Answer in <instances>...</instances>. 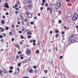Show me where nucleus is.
<instances>
[{
	"label": "nucleus",
	"instance_id": "nucleus-1",
	"mask_svg": "<svg viewBox=\"0 0 78 78\" xmlns=\"http://www.w3.org/2000/svg\"><path fill=\"white\" fill-rule=\"evenodd\" d=\"M77 39H73V40H72L70 39V37H69V38L68 43H69V42H70V41H71L69 43V44H73V43H75V42H77Z\"/></svg>",
	"mask_w": 78,
	"mask_h": 78
},
{
	"label": "nucleus",
	"instance_id": "nucleus-2",
	"mask_svg": "<svg viewBox=\"0 0 78 78\" xmlns=\"http://www.w3.org/2000/svg\"><path fill=\"white\" fill-rule=\"evenodd\" d=\"M78 18V13H76L74 14L72 18V20L73 21H75L77 20V19Z\"/></svg>",
	"mask_w": 78,
	"mask_h": 78
},
{
	"label": "nucleus",
	"instance_id": "nucleus-3",
	"mask_svg": "<svg viewBox=\"0 0 78 78\" xmlns=\"http://www.w3.org/2000/svg\"><path fill=\"white\" fill-rule=\"evenodd\" d=\"M26 14L28 17H29V18H32V14L29 12L28 11H26Z\"/></svg>",
	"mask_w": 78,
	"mask_h": 78
},
{
	"label": "nucleus",
	"instance_id": "nucleus-4",
	"mask_svg": "<svg viewBox=\"0 0 78 78\" xmlns=\"http://www.w3.org/2000/svg\"><path fill=\"white\" fill-rule=\"evenodd\" d=\"M4 7L5 8H6L8 9H9V4H8V3H6L5 4Z\"/></svg>",
	"mask_w": 78,
	"mask_h": 78
},
{
	"label": "nucleus",
	"instance_id": "nucleus-5",
	"mask_svg": "<svg viewBox=\"0 0 78 78\" xmlns=\"http://www.w3.org/2000/svg\"><path fill=\"white\" fill-rule=\"evenodd\" d=\"M47 10L48 11L50 10V13H51L52 12V11L53 10V8L52 7H48L47 8Z\"/></svg>",
	"mask_w": 78,
	"mask_h": 78
},
{
	"label": "nucleus",
	"instance_id": "nucleus-6",
	"mask_svg": "<svg viewBox=\"0 0 78 78\" xmlns=\"http://www.w3.org/2000/svg\"><path fill=\"white\" fill-rule=\"evenodd\" d=\"M27 53V55H29L31 54V49H28L26 50Z\"/></svg>",
	"mask_w": 78,
	"mask_h": 78
},
{
	"label": "nucleus",
	"instance_id": "nucleus-7",
	"mask_svg": "<svg viewBox=\"0 0 78 78\" xmlns=\"http://www.w3.org/2000/svg\"><path fill=\"white\" fill-rule=\"evenodd\" d=\"M3 69L4 73H8V70H6L5 68H3Z\"/></svg>",
	"mask_w": 78,
	"mask_h": 78
},
{
	"label": "nucleus",
	"instance_id": "nucleus-8",
	"mask_svg": "<svg viewBox=\"0 0 78 78\" xmlns=\"http://www.w3.org/2000/svg\"><path fill=\"white\" fill-rule=\"evenodd\" d=\"M67 16L68 17H71L72 16V13L70 12H69L67 13Z\"/></svg>",
	"mask_w": 78,
	"mask_h": 78
},
{
	"label": "nucleus",
	"instance_id": "nucleus-9",
	"mask_svg": "<svg viewBox=\"0 0 78 78\" xmlns=\"http://www.w3.org/2000/svg\"><path fill=\"white\" fill-rule=\"evenodd\" d=\"M30 43H32V42H36V40H34L33 41V40H30Z\"/></svg>",
	"mask_w": 78,
	"mask_h": 78
},
{
	"label": "nucleus",
	"instance_id": "nucleus-10",
	"mask_svg": "<svg viewBox=\"0 0 78 78\" xmlns=\"http://www.w3.org/2000/svg\"><path fill=\"white\" fill-rule=\"evenodd\" d=\"M2 70L0 69V74L1 76H3V74H2Z\"/></svg>",
	"mask_w": 78,
	"mask_h": 78
},
{
	"label": "nucleus",
	"instance_id": "nucleus-11",
	"mask_svg": "<svg viewBox=\"0 0 78 78\" xmlns=\"http://www.w3.org/2000/svg\"><path fill=\"white\" fill-rule=\"evenodd\" d=\"M27 59L26 60H24V61H22V63H23V64H25V63H27Z\"/></svg>",
	"mask_w": 78,
	"mask_h": 78
},
{
	"label": "nucleus",
	"instance_id": "nucleus-12",
	"mask_svg": "<svg viewBox=\"0 0 78 78\" xmlns=\"http://www.w3.org/2000/svg\"><path fill=\"white\" fill-rule=\"evenodd\" d=\"M0 30H1V31L2 32H3V31H4V30H5V29H3V27H1L0 28Z\"/></svg>",
	"mask_w": 78,
	"mask_h": 78
},
{
	"label": "nucleus",
	"instance_id": "nucleus-13",
	"mask_svg": "<svg viewBox=\"0 0 78 78\" xmlns=\"http://www.w3.org/2000/svg\"><path fill=\"white\" fill-rule=\"evenodd\" d=\"M28 7L30 8H32L33 7V5L32 4H29L28 5Z\"/></svg>",
	"mask_w": 78,
	"mask_h": 78
},
{
	"label": "nucleus",
	"instance_id": "nucleus-14",
	"mask_svg": "<svg viewBox=\"0 0 78 78\" xmlns=\"http://www.w3.org/2000/svg\"><path fill=\"white\" fill-rule=\"evenodd\" d=\"M15 47H17V48H19L20 47V46H19V45L18 44H16L15 45Z\"/></svg>",
	"mask_w": 78,
	"mask_h": 78
},
{
	"label": "nucleus",
	"instance_id": "nucleus-15",
	"mask_svg": "<svg viewBox=\"0 0 78 78\" xmlns=\"http://www.w3.org/2000/svg\"><path fill=\"white\" fill-rule=\"evenodd\" d=\"M31 2H32V1H31V0H29L27 1V3L29 4L31 3Z\"/></svg>",
	"mask_w": 78,
	"mask_h": 78
},
{
	"label": "nucleus",
	"instance_id": "nucleus-16",
	"mask_svg": "<svg viewBox=\"0 0 78 78\" xmlns=\"http://www.w3.org/2000/svg\"><path fill=\"white\" fill-rule=\"evenodd\" d=\"M27 34H30V35H31L32 34V33L31 32H30V33H29V32H27Z\"/></svg>",
	"mask_w": 78,
	"mask_h": 78
},
{
	"label": "nucleus",
	"instance_id": "nucleus-17",
	"mask_svg": "<svg viewBox=\"0 0 78 78\" xmlns=\"http://www.w3.org/2000/svg\"><path fill=\"white\" fill-rule=\"evenodd\" d=\"M16 3L17 5H20V2L19 1H17V2Z\"/></svg>",
	"mask_w": 78,
	"mask_h": 78
},
{
	"label": "nucleus",
	"instance_id": "nucleus-18",
	"mask_svg": "<svg viewBox=\"0 0 78 78\" xmlns=\"http://www.w3.org/2000/svg\"><path fill=\"white\" fill-rule=\"evenodd\" d=\"M36 53L37 54H39V51L38 50H37L36 51Z\"/></svg>",
	"mask_w": 78,
	"mask_h": 78
},
{
	"label": "nucleus",
	"instance_id": "nucleus-19",
	"mask_svg": "<svg viewBox=\"0 0 78 78\" xmlns=\"http://www.w3.org/2000/svg\"><path fill=\"white\" fill-rule=\"evenodd\" d=\"M58 36H59V34H56L55 37H56L57 38V37H58Z\"/></svg>",
	"mask_w": 78,
	"mask_h": 78
},
{
	"label": "nucleus",
	"instance_id": "nucleus-20",
	"mask_svg": "<svg viewBox=\"0 0 78 78\" xmlns=\"http://www.w3.org/2000/svg\"><path fill=\"white\" fill-rule=\"evenodd\" d=\"M1 23L2 24H4V23H5V21L4 20H2L1 21Z\"/></svg>",
	"mask_w": 78,
	"mask_h": 78
},
{
	"label": "nucleus",
	"instance_id": "nucleus-21",
	"mask_svg": "<svg viewBox=\"0 0 78 78\" xmlns=\"http://www.w3.org/2000/svg\"><path fill=\"white\" fill-rule=\"evenodd\" d=\"M28 37L29 39H30L31 38V36L29 35L28 36Z\"/></svg>",
	"mask_w": 78,
	"mask_h": 78
},
{
	"label": "nucleus",
	"instance_id": "nucleus-22",
	"mask_svg": "<svg viewBox=\"0 0 78 78\" xmlns=\"http://www.w3.org/2000/svg\"><path fill=\"white\" fill-rule=\"evenodd\" d=\"M2 34V35H3V36H4V37H6V35L4 33H3Z\"/></svg>",
	"mask_w": 78,
	"mask_h": 78
},
{
	"label": "nucleus",
	"instance_id": "nucleus-23",
	"mask_svg": "<svg viewBox=\"0 0 78 78\" xmlns=\"http://www.w3.org/2000/svg\"><path fill=\"white\" fill-rule=\"evenodd\" d=\"M9 69L11 70H12V69H13V66H10L9 67Z\"/></svg>",
	"mask_w": 78,
	"mask_h": 78
},
{
	"label": "nucleus",
	"instance_id": "nucleus-24",
	"mask_svg": "<svg viewBox=\"0 0 78 78\" xmlns=\"http://www.w3.org/2000/svg\"><path fill=\"white\" fill-rule=\"evenodd\" d=\"M45 2H46V0H43L42 1V2L43 3H45Z\"/></svg>",
	"mask_w": 78,
	"mask_h": 78
},
{
	"label": "nucleus",
	"instance_id": "nucleus-25",
	"mask_svg": "<svg viewBox=\"0 0 78 78\" xmlns=\"http://www.w3.org/2000/svg\"><path fill=\"white\" fill-rule=\"evenodd\" d=\"M15 34V33L14 32H12V36L13 35H14V34Z\"/></svg>",
	"mask_w": 78,
	"mask_h": 78
},
{
	"label": "nucleus",
	"instance_id": "nucleus-26",
	"mask_svg": "<svg viewBox=\"0 0 78 78\" xmlns=\"http://www.w3.org/2000/svg\"><path fill=\"white\" fill-rule=\"evenodd\" d=\"M62 12H61V11L59 10V12H58L59 14H61V13Z\"/></svg>",
	"mask_w": 78,
	"mask_h": 78
},
{
	"label": "nucleus",
	"instance_id": "nucleus-27",
	"mask_svg": "<svg viewBox=\"0 0 78 78\" xmlns=\"http://www.w3.org/2000/svg\"><path fill=\"white\" fill-rule=\"evenodd\" d=\"M40 45H41V42L40 41H39L38 43V45H39V46H40Z\"/></svg>",
	"mask_w": 78,
	"mask_h": 78
},
{
	"label": "nucleus",
	"instance_id": "nucleus-28",
	"mask_svg": "<svg viewBox=\"0 0 78 78\" xmlns=\"http://www.w3.org/2000/svg\"><path fill=\"white\" fill-rule=\"evenodd\" d=\"M18 67H20L21 66V63H18Z\"/></svg>",
	"mask_w": 78,
	"mask_h": 78
},
{
	"label": "nucleus",
	"instance_id": "nucleus-29",
	"mask_svg": "<svg viewBox=\"0 0 78 78\" xmlns=\"http://www.w3.org/2000/svg\"><path fill=\"white\" fill-rule=\"evenodd\" d=\"M20 38L21 39H24V37L22 36H21Z\"/></svg>",
	"mask_w": 78,
	"mask_h": 78
},
{
	"label": "nucleus",
	"instance_id": "nucleus-30",
	"mask_svg": "<svg viewBox=\"0 0 78 78\" xmlns=\"http://www.w3.org/2000/svg\"><path fill=\"white\" fill-rule=\"evenodd\" d=\"M62 37L63 38V39L62 40V41H63V40H65V38L64 37V35H62Z\"/></svg>",
	"mask_w": 78,
	"mask_h": 78
},
{
	"label": "nucleus",
	"instance_id": "nucleus-31",
	"mask_svg": "<svg viewBox=\"0 0 78 78\" xmlns=\"http://www.w3.org/2000/svg\"><path fill=\"white\" fill-rule=\"evenodd\" d=\"M9 73H12L13 71H12V70H9Z\"/></svg>",
	"mask_w": 78,
	"mask_h": 78
},
{
	"label": "nucleus",
	"instance_id": "nucleus-32",
	"mask_svg": "<svg viewBox=\"0 0 78 78\" xmlns=\"http://www.w3.org/2000/svg\"><path fill=\"white\" fill-rule=\"evenodd\" d=\"M62 34H65V32L64 31H62L61 33Z\"/></svg>",
	"mask_w": 78,
	"mask_h": 78
},
{
	"label": "nucleus",
	"instance_id": "nucleus-33",
	"mask_svg": "<svg viewBox=\"0 0 78 78\" xmlns=\"http://www.w3.org/2000/svg\"><path fill=\"white\" fill-rule=\"evenodd\" d=\"M22 53V52L21 51H19L18 52V54L19 55H20V54H21Z\"/></svg>",
	"mask_w": 78,
	"mask_h": 78
},
{
	"label": "nucleus",
	"instance_id": "nucleus-34",
	"mask_svg": "<svg viewBox=\"0 0 78 78\" xmlns=\"http://www.w3.org/2000/svg\"><path fill=\"white\" fill-rule=\"evenodd\" d=\"M5 29H6V30H9V27H6L5 28Z\"/></svg>",
	"mask_w": 78,
	"mask_h": 78
},
{
	"label": "nucleus",
	"instance_id": "nucleus-35",
	"mask_svg": "<svg viewBox=\"0 0 78 78\" xmlns=\"http://www.w3.org/2000/svg\"><path fill=\"white\" fill-rule=\"evenodd\" d=\"M58 3H59V7H61V4L60 2H59Z\"/></svg>",
	"mask_w": 78,
	"mask_h": 78
},
{
	"label": "nucleus",
	"instance_id": "nucleus-36",
	"mask_svg": "<svg viewBox=\"0 0 78 78\" xmlns=\"http://www.w3.org/2000/svg\"><path fill=\"white\" fill-rule=\"evenodd\" d=\"M32 72H33V69H31L29 70V72H30V73H31Z\"/></svg>",
	"mask_w": 78,
	"mask_h": 78
},
{
	"label": "nucleus",
	"instance_id": "nucleus-37",
	"mask_svg": "<svg viewBox=\"0 0 78 78\" xmlns=\"http://www.w3.org/2000/svg\"><path fill=\"white\" fill-rule=\"evenodd\" d=\"M34 72L35 73H37V70L35 69Z\"/></svg>",
	"mask_w": 78,
	"mask_h": 78
},
{
	"label": "nucleus",
	"instance_id": "nucleus-38",
	"mask_svg": "<svg viewBox=\"0 0 78 78\" xmlns=\"http://www.w3.org/2000/svg\"><path fill=\"white\" fill-rule=\"evenodd\" d=\"M18 4H16L15 5V7H18Z\"/></svg>",
	"mask_w": 78,
	"mask_h": 78
},
{
	"label": "nucleus",
	"instance_id": "nucleus-39",
	"mask_svg": "<svg viewBox=\"0 0 78 78\" xmlns=\"http://www.w3.org/2000/svg\"><path fill=\"white\" fill-rule=\"evenodd\" d=\"M48 3H46L45 4V6L46 7H48Z\"/></svg>",
	"mask_w": 78,
	"mask_h": 78
},
{
	"label": "nucleus",
	"instance_id": "nucleus-40",
	"mask_svg": "<svg viewBox=\"0 0 78 78\" xmlns=\"http://www.w3.org/2000/svg\"><path fill=\"white\" fill-rule=\"evenodd\" d=\"M30 24L31 25H33L34 24V22H30Z\"/></svg>",
	"mask_w": 78,
	"mask_h": 78
},
{
	"label": "nucleus",
	"instance_id": "nucleus-41",
	"mask_svg": "<svg viewBox=\"0 0 78 78\" xmlns=\"http://www.w3.org/2000/svg\"><path fill=\"white\" fill-rule=\"evenodd\" d=\"M0 38L2 39L3 38V36L2 35H0Z\"/></svg>",
	"mask_w": 78,
	"mask_h": 78
},
{
	"label": "nucleus",
	"instance_id": "nucleus-42",
	"mask_svg": "<svg viewBox=\"0 0 78 78\" xmlns=\"http://www.w3.org/2000/svg\"><path fill=\"white\" fill-rule=\"evenodd\" d=\"M12 28H15V26H14V25L13 24L12 26Z\"/></svg>",
	"mask_w": 78,
	"mask_h": 78
},
{
	"label": "nucleus",
	"instance_id": "nucleus-43",
	"mask_svg": "<svg viewBox=\"0 0 78 78\" xmlns=\"http://www.w3.org/2000/svg\"><path fill=\"white\" fill-rule=\"evenodd\" d=\"M62 22V21L61 20H59V23H61Z\"/></svg>",
	"mask_w": 78,
	"mask_h": 78
},
{
	"label": "nucleus",
	"instance_id": "nucleus-44",
	"mask_svg": "<svg viewBox=\"0 0 78 78\" xmlns=\"http://www.w3.org/2000/svg\"><path fill=\"white\" fill-rule=\"evenodd\" d=\"M44 72H45L46 73H48V71H47V70H45L44 71Z\"/></svg>",
	"mask_w": 78,
	"mask_h": 78
},
{
	"label": "nucleus",
	"instance_id": "nucleus-45",
	"mask_svg": "<svg viewBox=\"0 0 78 78\" xmlns=\"http://www.w3.org/2000/svg\"><path fill=\"white\" fill-rule=\"evenodd\" d=\"M43 7H41V11H42V10H43Z\"/></svg>",
	"mask_w": 78,
	"mask_h": 78
},
{
	"label": "nucleus",
	"instance_id": "nucleus-46",
	"mask_svg": "<svg viewBox=\"0 0 78 78\" xmlns=\"http://www.w3.org/2000/svg\"><path fill=\"white\" fill-rule=\"evenodd\" d=\"M33 68L34 69H37L36 66H34Z\"/></svg>",
	"mask_w": 78,
	"mask_h": 78
},
{
	"label": "nucleus",
	"instance_id": "nucleus-47",
	"mask_svg": "<svg viewBox=\"0 0 78 78\" xmlns=\"http://www.w3.org/2000/svg\"><path fill=\"white\" fill-rule=\"evenodd\" d=\"M56 33H59V30H57L56 31Z\"/></svg>",
	"mask_w": 78,
	"mask_h": 78
},
{
	"label": "nucleus",
	"instance_id": "nucleus-48",
	"mask_svg": "<svg viewBox=\"0 0 78 78\" xmlns=\"http://www.w3.org/2000/svg\"><path fill=\"white\" fill-rule=\"evenodd\" d=\"M24 30H25V29L24 28H23L22 29V31H24Z\"/></svg>",
	"mask_w": 78,
	"mask_h": 78
},
{
	"label": "nucleus",
	"instance_id": "nucleus-49",
	"mask_svg": "<svg viewBox=\"0 0 78 78\" xmlns=\"http://www.w3.org/2000/svg\"><path fill=\"white\" fill-rule=\"evenodd\" d=\"M16 11H19V8H16Z\"/></svg>",
	"mask_w": 78,
	"mask_h": 78
},
{
	"label": "nucleus",
	"instance_id": "nucleus-50",
	"mask_svg": "<svg viewBox=\"0 0 78 78\" xmlns=\"http://www.w3.org/2000/svg\"><path fill=\"white\" fill-rule=\"evenodd\" d=\"M23 78H29V77H27V76H24V77H23Z\"/></svg>",
	"mask_w": 78,
	"mask_h": 78
},
{
	"label": "nucleus",
	"instance_id": "nucleus-51",
	"mask_svg": "<svg viewBox=\"0 0 78 78\" xmlns=\"http://www.w3.org/2000/svg\"><path fill=\"white\" fill-rule=\"evenodd\" d=\"M15 12L16 14H18L19 13V12H18L17 11H16Z\"/></svg>",
	"mask_w": 78,
	"mask_h": 78
},
{
	"label": "nucleus",
	"instance_id": "nucleus-52",
	"mask_svg": "<svg viewBox=\"0 0 78 78\" xmlns=\"http://www.w3.org/2000/svg\"><path fill=\"white\" fill-rule=\"evenodd\" d=\"M34 19H35V20H37V17H35L34 18Z\"/></svg>",
	"mask_w": 78,
	"mask_h": 78
},
{
	"label": "nucleus",
	"instance_id": "nucleus-53",
	"mask_svg": "<svg viewBox=\"0 0 78 78\" xmlns=\"http://www.w3.org/2000/svg\"><path fill=\"white\" fill-rule=\"evenodd\" d=\"M75 27L77 28V30H78V26H76Z\"/></svg>",
	"mask_w": 78,
	"mask_h": 78
},
{
	"label": "nucleus",
	"instance_id": "nucleus-54",
	"mask_svg": "<svg viewBox=\"0 0 78 78\" xmlns=\"http://www.w3.org/2000/svg\"><path fill=\"white\" fill-rule=\"evenodd\" d=\"M14 41V38H12V41Z\"/></svg>",
	"mask_w": 78,
	"mask_h": 78
},
{
	"label": "nucleus",
	"instance_id": "nucleus-55",
	"mask_svg": "<svg viewBox=\"0 0 78 78\" xmlns=\"http://www.w3.org/2000/svg\"><path fill=\"white\" fill-rule=\"evenodd\" d=\"M8 14H9V13H8V12H7L5 14V15H6V16H8Z\"/></svg>",
	"mask_w": 78,
	"mask_h": 78
},
{
	"label": "nucleus",
	"instance_id": "nucleus-56",
	"mask_svg": "<svg viewBox=\"0 0 78 78\" xmlns=\"http://www.w3.org/2000/svg\"><path fill=\"white\" fill-rule=\"evenodd\" d=\"M58 47H56V51H58Z\"/></svg>",
	"mask_w": 78,
	"mask_h": 78
},
{
	"label": "nucleus",
	"instance_id": "nucleus-57",
	"mask_svg": "<svg viewBox=\"0 0 78 78\" xmlns=\"http://www.w3.org/2000/svg\"><path fill=\"white\" fill-rule=\"evenodd\" d=\"M62 58V56H60V58L61 59Z\"/></svg>",
	"mask_w": 78,
	"mask_h": 78
},
{
	"label": "nucleus",
	"instance_id": "nucleus-58",
	"mask_svg": "<svg viewBox=\"0 0 78 78\" xmlns=\"http://www.w3.org/2000/svg\"><path fill=\"white\" fill-rule=\"evenodd\" d=\"M38 16H41V14L38 13Z\"/></svg>",
	"mask_w": 78,
	"mask_h": 78
},
{
	"label": "nucleus",
	"instance_id": "nucleus-59",
	"mask_svg": "<svg viewBox=\"0 0 78 78\" xmlns=\"http://www.w3.org/2000/svg\"><path fill=\"white\" fill-rule=\"evenodd\" d=\"M33 45H36V43H35V42H33Z\"/></svg>",
	"mask_w": 78,
	"mask_h": 78
},
{
	"label": "nucleus",
	"instance_id": "nucleus-60",
	"mask_svg": "<svg viewBox=\"0 0 78 78\" xmlns=\"http://www.w3.org/2000/svg\"><path fill=\"white\" fill-rule=\"evenodd\" d=\"M19 33L20 34L22 33V32L21 31H19Z\"/></svg>",
	"mask_w": 78,
	"mask_h": 78
},
{
	"label": "nucleus",
	"instance_id": "nucleus-61",
	"mask_svg": "<svg viewBox=\"0 0 78 78\" xmlns=\"http://www.w3.org/2000/svg\"><path fill=\"white\" fill-rule=\"evenodd\" d=\"M52 33H53V32L52 31H50V34H52Z\"/></svg>",
	"mask_w": 78,
	"mask_h": 78
},
{
	"label": "nucleus",
	"instance_id": "nucleus-62",
	"mask_svg": "<svg viewBox=\"0 0 78 78\" xmlns=\"http://www.w3.org/2000/svg\"><path fill=\"white\" fill-rule=\"evenodd\" d=\"M23 57H21L20 58V59H23Z\"/></svg>",
	"mask_w": 78,
	"mask_h": 78
},
{
	"label": "nucleus",
	"instance_id": "nucleus-63",
	"mask_svg": "<svg viewBox=\"0 0 78 78\" xmlns=\"http://www.w3.org/2000/svg\"><path fill=\"white\" fill-rule=\"evenodd\" d=\"M20 44H23V43L22 42H20Z\"/></svg>",
	"mask_w": 78,
	"mask_h": 78
},
{
	"label": "nucleus",
	"instance_id": "nucleus-64",
	"mask_svg": "<svg viewBox=\"0 0 78 78\" xmlns=\"http://www.w3.org/2000/svg\"><path fill=\"white\" fill-rule=\"evenodd\" d=\"M18 23V24H20V22L18 21V23Z\"/></svg>",
	"mask_w": 78,
	"mask_h": 78
}]
</instances>
